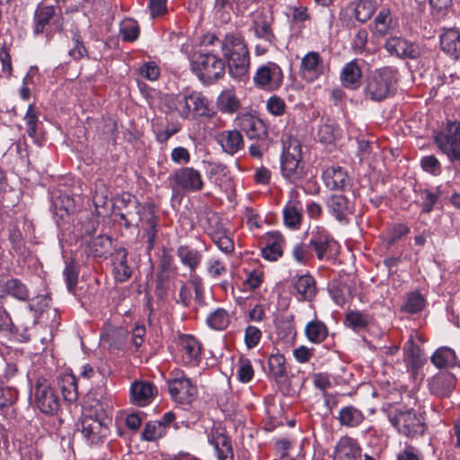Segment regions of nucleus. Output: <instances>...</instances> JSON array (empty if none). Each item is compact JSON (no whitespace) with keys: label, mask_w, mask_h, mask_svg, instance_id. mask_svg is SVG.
<instances>
[{"label":"nucleus","mask_w":460,"mask_h":460,"mask_svg":"<svg viewBox=\"0 0 460 460\" xmlns=\"http://www.w3.org/2000/svg\"><path fill=\"white\" fill-rule=\"evenodd\" d=\"M218 41L221 44L224 60L229 74L234 78H243L250 68V52L242 35L235 32L227 33L222 40L211 35L209 44Z\"/></svg>","instance_id":"nucleus-1"},{"label":"nucleus","mask_w":460,"mask_h":460,"mask_svg":"<svg viewBox=\"0 0 460 460\" xmlns=\"http://www.w3.org/2000/svg\"><path fill=\"white\" fill-rule=\"evenodd\" d=\"M397 71L390 66L376 70L365 80L364 96L367 100L381 102L394 94Z\"/></svg>","instance_id":"nucleus-2"},{"label":"nucleus","mask_w":460,"mask_h":460,"mask_svg":"<svg viewBox=\"0 0 460 460\" xmlns=\"http://www.w3.org/2000/svg\"><path fill=\"white\" fill-rule=\"evenodd\" d=\"M190 66L193 73L207 85L213 84L226 74L225 60L208 50L195 52Z\"/></svg>","instance_id":"nucleus-3"},{"label":"nucleus","mask_w":460,"mask_h":460,"mask_svg":"<svg viewBox=\"0 0 460 460\" xmlns=\"http://www.w3.org/2000/svg\"><path fill=\"white\" fill-rule=\"evenodd\" d=\"M169 111H177L181 118L186 119L193 116L209 117L211 111L208 108V101L200 92L186 91L176 96L166 99Z\"/></svg>","instance_id":"nucleus-4"},{"label":"nucleus","mask_w":460,"mask_h":460,"mask_svg":"<svg viewBox=\"0 0 460 460\" xmlns=\"http://www.w3.org/2000/svg\"><path fill=\"white\" fill-rule=\"evenodd\" d=\"M433 141L452 164H460V121L447 120Z\"/></svg>","instance_id":"nucleus-5"},{"label":"nucleus","mask_w":460,"mask_h":460,"mask_svg":"<svg viewBox=\"0 0 460 460\" xmlns=\"http://www.w3.org/2000/svg\"><path fill=\"white\" fill-rule=\"evenodd\" d=\"M280 169L282 176L291 183H296L305 177L302 163V146L297 139H290L288 145L284 146Z\"/></svg>","instance_id":"nucleus-6"},{"label":"nucleus","mask_w":460,"mask_h":460,"mask_svg":"<svg viewBox=\"0 0 460 460\" xmlns=\"http://www.w3.org/2000/svg\"><path fill=\"white\" fill-rule=\"evenodd\" d=\"M33 32L36 36H44L51 40L55 33L63 29V16L57 13L52 5L40 4L34 13Z\"/></svg>","instance_id":"nucleus-7"},{"label":"nucleus","mask_w":460,"mask_h":460,"mask_svg":"<svg viewBox=\"0 0 460 460\" xmlns=\"http://www.w3.org/2000/svg\"><path fill=\"white\" fill-rule=\"evenodd\" d=\"M389 420L400 434L410 439L421 437L427 428L424 417L412 409L396 411Z\"/></svg>","instance_id":"nucleus-8"},{"label":"nucleus","mask_w":460,"mask_h":460,"mask_svg":"<svg viewBox=\"0 0 460 460\" xmlns=\"http://www.w3.org/2000/svg\"><path fill=\"white\" fill-rule=\"evenodd\" d=\"M4 298L0 296V331H10L15 332L20 337V341L27 342L31 341V330L35 325V320L31 318V313L33 311V305H29V313H22L16 319V323L7 312Z\"/></svg>","instance_id":"nucleus-9"},{"label":"nucleus","mask_w":460,"mask_h":460,"mask_svg":"<svg viewBox=\"0 0 460 460\" xmlns=\"http://www.w3.org/2000/svg\"><path fill=\"white\" fill-rule=\"evenodd\" d=\"M173 192H199L204 189L205 181L201 172L190 166L176 169L168 178Z\"/></svg>","instance_id":"nucleus-10"},{"label":"nucleus","mask_w":460,"mask_h":460,"mask_svg":"<svg viewBox=\"0 0 460 460\" xmlns=\"http://www.w3.org/2000/svg\"><path fill=\"white\" fill-rule=\"evenodd\" d=\"M424 341L417 332H411L409 339L402 347L403 362L406 366L407 372L412 378L416 379L425 365L427 359L425 358L424 349L420 346Z\"/></svg>","instance_id":"nucleus-11"},{"label":"nucleus","mask_w":460,"mask_h":460,"mask_svg":"<svg viewBox=\"0 0 460 460\" xmlns=\"http://www.w3.org/2000/svg\"><path fill=\"white\" fill-rule=\"evenodd\" d=\"M34 402L36 407L44 414L54 415L60 408V399L49 381L39 377L34 385Z\"/></svg>","instance_id":"nucleus-12"},{"label":"nucleus","mask_w":460,"mask_h":460,"mask_svg":"<svg viewBox=\"0 0 460 460\" xmlns=\"http://www.w3.org/2000/svg\"><path fill=\"white\" fill-rule=\"evenodd\" d=\"M77 425L90 446L103 444L110 434L109 424L97 416L84 415Z\"/></svg>","instance_id":"nucleus-13"},{"label":"nucleus","mask_w":460,"mask_h":460,"mask_svg":"<svg viewBox=\"0 0 460 460\" xmlns=\"http://www.w3.org/2000/svg\"><path fill=\"white\" fill-rule=\"evenodd\" d=\"M283 78L281 68L277 64L269 62L258 68L253 82L261 89L274 91L282 85Z\"/></svg>","instance_id":"nucleus-14"},{"label":"nucleus","mask_w":460,"mask_h":460,"mask_svg":"<svg viewBox=\"0 0 460 460\" xmlns=\"http://www.w3.org/2000/svg\"><path fill=\"white\" fill-rule=\"evenodd\" d=\"M235 122L240 131L244 132L251 140L264 141L269 137L266 124L251 113H243L237 116Z\"/></svg>","instance_id":"nucleus-15"},{"label":"nucleus","mask_w":460,"mask_h":460,"mask_svg":"<svg viewBox=\"0 0 460 460\" xmlns=\"http://www.w3.org/2000/svg\"><path fill=\"white\" fill-rule=\"evenodd\" d=\"M160 217L156 214L155 205L146 204L140 221V228L143 232L142 238L146 239V250L152 251L156 243Z\"/></svg>","instance_id":"nucleus-16"},{"label":"nucleus","mask_w":460,"mask_h":460,"mask_svg":"<svg viewBox=\"0 0 460 460\" xmlns=\"http://www.w3.org/2000/svg\"><path fill=\"white\" fill-rule=\"evenodd\" d=\"M177 345L184 365L197 366L200 362L202 346L193 335H180Z\"/></svg>","instance_id":"nucleus-17"},{"label":"nucleus","mask_w":460,"mask_h":460,"mask_svg":"<svg viewBox=\"0 0 460 460\" xmlns=\"http://www.w3.org/2000/svg\"><path fill=\"white\" fill-rule=\"evenodd\" d=\"M385 48L391 55L403 59H417L421 56V49L417 43L408 41L402 37H389L385 43Z\"/></svg>","instance_id":"nucleus-18"},{"label":"nucleus","mask_w":460,"mask_h":460,"mask_svg":"<svg viewBox=\"0 0 460 460\" xmlns=\"http://www.w3.org/2000/svg\"><path fill=\"white\" fill-rule=\"evenodd\" d=\"M311 249L316 253L317 259L322 261L330 258L338 247L337 242L324 229L317 228L311 233L309 240Z\"/></svg>","instance_id":"nucleus-19"},{"label":"nucleus","mask_w":460,"mask_h":460,"mask_svg":"<svg viewBox=\"0 0 460 460\" xmlns=\"http://www.w3.org/2000/svg\"><path fill=\"white\" fill-rule=\"evenodd\" d=\"M168 390L171 397L175 402L182 404L191 402L197 394L196 386L185 376L170 380Z\"/></svg>","instance_id":"nucleus-20"},{"label":"nucleus","mask_w":460,"mask_h":460,"mask_svg":"<svg viewBox=\"0 0 460 460\" xmlns=\"http://www.w3.org/2000/svg\"><path fill=\"white\" fill-rule=\"evenodd\" d=\"M362 448L358 441L349 436L341 437L334 448L333 460H361Z\"/></svg>","instance_id":"nucleus-21"},{"label":"nucleus","mask_w":460,"mask_h":460,"mask_svg":"<svg viewBox=\"0 0 460 460\" xmlns=\"http://www.w3.org/2000/svg\"><path fill=\"white\" fill-rule=\"evenodd\" d=\"M208 441L215 447L218 460L234 459L231 439L224 429H212L208 435Z\"/></svg>","instance_id":"nucleus-22"},{"label":"nucleus","mask_w":460,"mask_h":460,"mask_svg":"<svg viewBox=\"0 0 460 460\" xmlns=\"http://www.w3.org/2000/svg\"><path fill=\"white\" fill-rule=\"evenodd\" d=\"M300 73L308 82H314L323 74V60L318 52L310 51L302 58Z\"/></svg>","instance_id":"nucleus-23"},{"label":"nucleus","mask_w":460,"mask_h":460,"mask_svg":"<svg viewBox=\"0 0 460 460\" xmlns=\"http://www.w3.org/2000/svg\"><path fill=\"white\" fill-rule=\"evenodd\" d=\"M0 296L4 298V303L8 296L25 302L30 297V290L20 279H0Z\"/></svg>","instance_id":"nucleus-24"},{"label":"nucleus","mask_w":460,"mask_h":460,"mask_svg":"<svg viewBox=\"0 0 460 460\" xmlns=\"http://www.w3.org/2000/svg\"><path fill=\"white\" fill-rule=\"evenodd\" d=\"M268 367L269 376L276 382L279 388L289 385L286 358L282 354H271L268 358Z\"/></svg>","instance_id":"nucleus-25"},{"label":"nucleus","mask_w":460,"mask_h":460,"mask_svg":"<svg viewBox=\"0 0 460 460\" xmlns=\"http://www.w3.org/2000/svg\"><path fill=\"white\" fill-rule=\"evenodd\" d=\"M128 250L124 247H115L111 253L114 277L117 282H126L132 276L133 270L128 264Z\"/></svg>","instance_id":"nucleus-26"},{"label":"nucleus","mask_w":460,"mask_h":460,"mask_svg":"<svg viewBox=\"0 0 460 460\" xmlns=\"http://www.w3.org/2000/svg\"><path fill=\"white\" fill-rule=\"evenodd\" d=\"M330 213L341 223H349V216L353 214V206L344 195H332L327 200Z\"/></svg>","instance_id":"nucleus-27"},{"label":"nucleus","mask_w":460,"mask_h":460,"mask_svg":"<svg viewBox=\"0 0 460 460\" xmlns=\"http://www.w3.org/2000/svg\"><path fill=\"white\" fill-rule=\"evenodd\" d=\"M273 18L267 15L263 11H258L253 18L252 26L256 37L267 41L270 45H275L276 36L272 31L271 24Z\"/></svg>","instance_id":"nucleus-28"},{"label":"nucleus","mask_w":460,"mask_h":460,"mask_svg":"<svg viewBox=\"0 0 460 460\" xmlns=\"http://www.w3.org/2000/svg\"><path fill=\"white\" fill-rule=\"evenodd\" d=\"M176 255L181 263L190 270V277L197 275L196 270L201 264L203 254L190 244H181L177 247Z\"/></svg>","instance_id":"nucleus-29"},{"label":"nucleus","mask_w":460,"mask_h":460,"mask_svg":"<svg viewBox=\"0 0 460 460\" xmlns=\"http://www.w3.org/2000/svg\"><path fill=\"white\" fill-rule=\"evenodd\" d=\"M362 69L357 59L347 63L341 71L340 80L341 85L349 90H357L360 86Z\"/></svg>","instance_id":"nucleus-30"},{"label":"nucleus","mask_w":460,"mask_h":460,"mask_svg":"<svg viewBox=\"0 0 460 460\" xmlns=\"http://www.w3.org/2000/svg\"><path fill=\"white\" fill-rule=\"evenodd\" d=\"M217 141L223 151L230 155H234L244 147L243 137L240 130H225L218 137Z\"/></svg>","instance_id":"nucleus-31"},{"label":"nucleus","mask_w":460,"mask_h":460,"mask_svg":"<svg viewBox=\"0 0 460 460\" xmlns=\"http://www.w3.org/2000/svg\"><path fill=\"white\" fill-rule=\"evenodd\" d=\"M294 288L299 301L311 302L317 294L316 280L310 273L299 276L294 282Z\"/></svg>","instance_id":"nucleus-32"},{"label":"nucleus","mask_w":460,"mask_h":460,"mask_svg":"<svg viewBox=\"0 0 460 460\" xmlns=\"http://www.w3.org/2000/svg\"><path fill=\"white\" fill-rule=\"evenodd\" d=\"M285 239L279 232H270L266 235V244L261 250V255L264 259L276 261L283 255V246Z\"/></svg>","instance_id":"nucleus-33"},{"label":"nucleus","mask_w":460,"mask_h":460,"mask_svg":"<svg viewBox=\"0 0 460 460\" xmlns=\"http://www.w3.org/2000/svg\"><path fill=\"white\" fill-rule=\"evenodd\" d=\"M441 49L454 59H460V31L456 28L444 29L440 35Z\"/></svg>","instance_id":"nucleus-34"},{"label":"nucleus","mask_w":460,"mask_h":460,"mask_svg":"<svg viewBox=\"0 0 460 460\" xmlns=\"http://www.w3.org/2000/svg\"><path fill=\"white\" fill-rule=\"evenodd\" d=\"M323 179L332 190H342L349 182L347 172L341 166L328 167L323 173Z\"/></svg>","instance_id":"nucleus-35"},{"label":"nucleus","mask_w":460,"mask_h":460,"mask_svg":"<svg viewBox=\"0 0 460 460\" xmlns=\"http://www.w3.org/2000/svg\"><path fill=\"white\" fill-rule=\"evenodd\" d=\"M117 209L119 212L116 215L119 217L120 224L128 229L132 226H138L143 212L146 209V205L143 206L140 202H137L132 207H117Z\"/></svg>","instance_id":"nucleus-36"},{"label":"nucleus","mask_w":460,"mask_h":460,"mask_svg":"<svg viewBox=\"0 0 460 460\" xmlns=\"http://www.w3.org/2000/svg\"><path fill=\"white\" fill-rule=\"evenodd\" d=\"M456 385L455 375L450 372H443L436 376L431 383L432 393L440 397H448Z\"/></svg>","instance_id":"nucleus-37"},{"label":"nucleus","mask_w":460,"mask_h":460,"mask_svg":"<svg viewBox=\"0 0 460 460\" xmlns=\"http://www.w3.org/2000/svg\"><path fill=\"white\" fill-rule=\"evenodd\" d=\"M302 204L297 199L289 200L283 208V220L287 227L297 230L303 222Z\"/></svg>","instance_id":"nucleus-38"},{"label":"nucleus","mask_w":460,"mask_h":460,"mask_svg":"<svg viewBox=\"0 0 460 460\" xmlns=\"http://www.w3.org/2000/svg\"><path fill=\"white\" fill-rule=\"evenodd\" d=\"M156 387L149 382H134L130 388L133 402L139 406L146 405L153 398Z\"/></svg>","instance_id":"nucleus-39"},{"label":"nucleus","mask_w":460,"mask_h":460,"mask_svg":"<svg viewBox=\"0 0 460 460\" xmlns=\"http://www.w3.org/2000/svg\"><path fill=\"white\" fill-rule=\"evenodd\" d=\"M111 247L112 240L107 235L100 234L87 243L85 253L93 258H106Z\"/></svg>","instance_id":"nucleus-40"},{"label":"nucleus","mask_w":460,"mask_h":460,"mask_svg":"<svg viewBox=\"0 0 460 460\" xmlns=\"http://www.w3.org/2000/svg\"><path fill=\"white\" fill-rule=\"evenodd\" d=\"M336 418L341 426L350 429L358 427L365 420L363 412L353 405L342 407Z\"/></svg>","instance_id":"nucleus-41"},{"label":"nucleus","mask_w":460,"mask_h":460,"mask_svg":"<svg viewBox=\"0 0 460 460\" xmlns=\"http://www.w3.org/2000/svg\"><path fill=\"white\" fill-rule=\"evenodd\" d=\"M305 334L311 342L320 344L328 337L329 329L323 322L315 318L307 323Z\"/></svg>","instance_id":"nucleus-42"},{"label":"nucleus","mask_w":460,"mask_h":460,"mask_svg":"<svg viewBox=\"0 0 460 460\" xmlns=\"http://www.w3.org/2000/svg\"><path fill=\"white\" fill-rule=\"evenodd\" d=\"M58 385L65 401L74 402L78 399L77 379L73 374L59 376Z\"/></svg>","instance_id":"nucleus-43"},{"label":"nucleus","mask_w":460,"mask_h":460,"mask_svg":"<svg viewBox=\"0 0 460 460\" xmlns=\"http://www.w3.org/2000/svg\"><path fill=\"white\" fill-rule=\"evenodd\" d=\"M426 306V299L419 290L406 293L405 301L401 307V312L411 314L420 313Z\"/></svg>","instance_id":"nucleus-44"},{"label":"nucleus","mask_w":460,"mask_h":460,"mask_svg":"<svg viewBox=\"0 0 460 460\" xmlns=\"http://www.w3.org/2000/svg\"><path fill=\"white\" fill-rule=\"evenodd\" d=\"M456 358L455 350L448 347H441L433 353L430 359L438 368H447L456 364Z\"/></svg>","instance_id":"nucleus-45"},{"label":"nucleus","mask_w":460,"mask_h":460,"mask_svg":"<svg viewBox=\"0 0 460 460\" xmlns=\"http://www.w3.org/2000/svg\"><path fill=\"white\" fill-rule=\"evenodd\" d=\"M393 29V18L389 9L383 8L375 18L372 31L375 35L383 37Z\"/></svg>","instance_id":"nucleus-46"},{"label":"nucleus","mask_w":460,"mask_h":460,"mask_svg":"<svg viewBox=\"0 0 460 460\" xmlns=\"http://www.w3.org/2000/svg\"><path fill=\"white\" fill-rule=\"evenodd\" d=\"M372 317L360 311H349L345 314L344 323L356 332H359L367 327Z\"/></svg>","instance_id":"nucleus-47"},{"label":"nucleus","mask_w":460,"mask_h":460,"mask_svg":"<svg viewBox=\"0 0 460 460\" xmlns=\"http://www.w3.org/2000/svg\"><path fill=\"white\" fill-rule=\"evenodd\" d=\"M218 107L221 111L233 114L240 109L241 102L232 90H226L218 97Z\"/></svg>","instance_id":"nucleus-48"},{"label":"nucleus","mask_w":460,"mask_h":460,"mask_svg":"<svg viewBox=\"0 0 460 460\" xmlns=\"http://www.w3.org/2000/svg\"><path fill=\"white\" fill-rule=\"evenodd\" d=\"M211 240L218 247L220 251L227 255H231L234 252V243L226 233V229L216 230L210 234Z\"/></svg>","instance_id":"nucleus-49"},{"label":"nucleus","mask_w":460,"mask_h":460,"mask_svg":"<svg viewBox=\"0 0 460 460\" xmlns=\"http://www.w3.org/2000/svg\"><path fill=\"white\" fill-rule=\"evenodd\" d=\"M207 323L214 330L223 331L230 323L229 314L224 308H217L208 316Z\"/></svg>","instance_id":"nucleus-50"},{"label":"nucleus","mask_w":460,"mask_h":460,"mask_svg":"<svg viewBox=\"0 0 460 460\" xmlns=\"http://www.w3.org/2000/svg\"><path fill=\"white\" fill-rule=\"evenodd\" d=\"M418 193L420 194L422 200L420 204L421 213H430L433 210L434 206L438 201L441 191L438 189L435 192L429 189H420Z\"/></svg>","instance_id":"nucleus-51"},{"label":"nucleus","mask_w":460,"mask_h":460,"mask_svg":"<svg viewBox=\"0 0 460 460\" xmlns=\"http://www.w3.org/2000/svg\"><path fill=\"white\" fill-rule=\"evenodd\" d=\"M376 3L373 0H358L354 8L355 18L360 22H366L373 15Z\"/></svg>","instance_id":"nucleus-52"},{"label":"nucleus","mask_w":460,"mask_h":460,"mask_svg":"<svg viewBox=\"0 0 460 460\" xmlns=\"http://www.w3.org/2000/svg\"><path fill=\"white\" fill-rule=\"evenodd\" d=\"M139 32L140 30L137 21L133 19H125L121 22L119 26V33L124 41H135L138 38Z\"/></svg>","instance_id":"nucleus-53"},{"label":"nucleus","mask_w":460,"mask_h":460,"mask_svg":"<svg viewBox=\"0 0 460 460\" xmlns=\"http://www.w3.org/2000/svg\"><path fill=\"white\" fill-rule=\"evenodd\" d=\"M12 41L8 43L4 39L3 42H0V63L2 66V72L4 73L6 77H10L13 73L12 57L10 54V47Z\"/></svg>","instance_id":"nucleus-54"},{"label":"nucleus","mask_w":460,"mask_h":460,"mask_svg":"<svg viewBox=\"0 0 460 460\" xmlns=\"http://www.w3.org/2000/svg\"><path fill=\"white\" fill-rule=\"evenodd\" d=\"M78 276H79V267L72 260L68 262L64 270V277L66 280V284L69 292L74 293L77 283H78Z\"/></svg>","instance_id":"nucleus-55"},{"label":"nucleus","mask_w":460,"mask_h":460,"mask_svg":"<svg viewBox=\"0 0 460 460\" xmlns=\"http://www.w3.org/2000/svg\"><path fill=\"white\" fill-rule=\"evenodd\" d=\"M254 376V370L252 362L248 358L243 356L238 359L237 377L242 383H249Z\"/></svg>","instance_id":"nucleus-56"},{"label":"nucleus","mask_w":460,"mask_h":460,"mask_svg":"<svg viewBox=\"0 0 460 460\" xmlns=\"http://www.w3.org/2000/svg\"><path fill=\"white\" fill-rule=\"evenodd\" d=\"M165 434L166 431H164V428L161 427V424H158L156 421H148L144 427L141 437L144 440L155 441L163 438Z\"/></svg>","instance_id":"nucleus-57"},{"label":"nucleus","mask_w":460,"mask_h":460,"mask_svg":"<svg viewBox=\"0 0 460 460\" xmlns=\"http://www.w3.org/2000/svg\"><path fill=\"white\" fill-rule=\"evenodd\" d=\"M421 169L433 176H438L442 172V166L439 160L434 155H425L420 162Z\"/></svg>","instance_id":"nucleus-58"},{"label":"nucleus","mask_w":460,"mask_h":460,"mask_svg":"<svg viewBox=\"0 0 460 460\" xmlns=\"http://www.w3.org/2000/svg\"><path fill=\"white\" fill-rule=\"evenodd\" d=\"M292 254L295 260L303 265H306L313 258L312 249L309 243H299L296 244L293 248Z\"/></svg>","instance_id":"nucleus-59"},{"label":"nucleus","mask_w":460,"mask_h":460,"mask_svg":"<svg viewBox=\"0 0 460 460\" xmlns=\"http://www.w3.org/2000/svg\"><path fill=\"white\" fill-rule=\"evenodd\" d=\"M100 225L99 216L93 212L87 213L81 222V233L83 235H92L97 231Z\"/></svg>","instance_id":"nucleus-60"},{"label":"nucleus","mask_w":460,"mask_h":460,"mask_svg":"<svg viewBox=\"0 0 460 460\" xmlns=\"http://www.w3.org/2000/svg\"><path fill=\"white\" fill-rule=\"evenodd\" d=\"M262 337L261 330L255 325H248L244 331V343L248 349L256 347Z\"/></svg>","instance_id":"nucleus-61"},{"label":"nucleus","mask_w":460,"mask_h":460,"mask_svg":"<svg viewBox=\"0 0 460 460\" xmlns=\"http://www.w3.org/2000/svg\"><path fill=\"white\" fill-rule=\"evenodd\" d=\"M102 136L105 140L111 142L112 145H116L119 136V128L115 119L109 118L104 121Z\"/></svg>","instance_id":"nucleus-62"},{"label":"nucleus","mask_w":460,"mask_h":460,"mask_svg":"<svg viewBox=\"0 0 460 460\" xmlns=\"http://www.w3.org/2000/svg\"><path fill=\"white\" fill-rule=\"evenodd\" d=\"M410 233V228L404 224H396L386 237V245L392 247L397 241Z\"/></svg>","instance_id":"nucleus-63"},{"label":"nucleus","mask_w":460,"mask_h":460,"mask_svg":"<svg viewBox=\"0 0 460 460\" xmlns=\"http://www.w3.org/2000/svg\"><path fill=\"white\" fill-rule=\"evenodd\" d=\"M267 110L270 114L279 117L285 114L287 105L281 97L273 95L267 101Z\"/></svg>","instance_id":"nucleus-64"}]
</instances>
